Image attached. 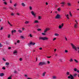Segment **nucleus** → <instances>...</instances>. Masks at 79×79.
Instances as JSON below:
<instances>
[{
    "label": "nucleus",
    "instance_id": "obj_1",
    "mask_svg": "<svg viewBox=\"0 0 79 79\" xmlns=\"http://www.w3.org/2000/svg\"><path fill=\"white\" fill-rule=\"evenodd\" d=\"M71 45L72 47V48L73 49H74L75 50V51H77V50H79V47H76V46H75L73 44L71 43Z\"/></svg>",
    "mask_w": 79,
    "mask_h": 79
},
{
    "label": "nucleus",
    "instance_id": "obj_2",
    "mask_svg": "<svg viewBox=\"0 0 79 79\" xmlns=\"http://www.w3.org/2000/svg\"><path fill=\"white\" fill-rule=\"evenodd\" d=\"M39 40H48V38L46 37H42L40 36L39 37Z\"/></svg>",
    "mask_w": 79,
    "mask_h": 79
},
{
    "label": "nucleus",
    "instance_id": "obj_3",
    "mask_svg": "<svg viewBox=\"0 0 79 79\" xmlns=\"http://www.w3.org/2000/svg\"><path fill=\"white\" fill-rule=\"evenodd\" d=\"M45 64H47L46 62H40L38 65L40 66H43V65H45Z\"/></svg>",
    "mask_w": 79,
    "mask_h": 79
},
{
    "label": "nucleus",
    "instance_id": "obj_4",
    "mask_svg": "<svg viewBox=\"0 0 79 79\" xmlns=\"http://www.w3.org/2000/svg\"><path fill=\"white\" fill-rule=\"evenodd\" d=\"M61 16L59 14H57L56 16L55 17L56 19H59L60 18Z\"/></svg>",
    "mask_w": 79,
    "mask_h": 79
},
{
    "label": "nucleus",
    "instance_id": "obj_5",
    "mask_svg": "<svg viewBox=\"0 0 79 79\" xmlns=\"http://www.w3.org/2000/svg\"><path fill=\"white\" fill-rule=\"evenodd\" d=\"M35 43H32V42H31L30 43V44H28V45L29 46V47H30V46L31 45H35Z\"/></svg>",
    "mask_w": 79,
    "mask_h": 79
},
{
    "label": "nucleus",
    "instance_id": "obj_6",
    "mask_svg": "<svg viewBox=\"0 0 79 79\" xmlns=\"http://www.w3.org/2000/svg\"><path fill=\"white\" fill-rule=\"evenodd\" d=\"M31 13L32 15H33V16H34L35 17V14L34 13L33 11H31Z\"/></svg>",
    "mask_w": 79,
    "mask_h": 79
},
{
    "label": "nucleus",
    "instance_id": "obj_7",
    "mask_svg": "<svg viewBox=\"0 0 79 79\" xmlns=\"http://www.w3.org/2000/svg\"><path fill=\"white\" fill-rule=\"evenodd\" d=\"M48 30H50V29L46 28V30H44V33H46V32H47V31H48Z\"/></svg>",
    "mask_w": 79,
    "mask_h": 79
},
{
    "label": "nucleus",
    "instance_id": "obj_8",
    "mask_svg": "<svg viewBox=\"0 0 79 79\" xmlns=\"http://www.w3.org/2000/svg\"><path fill=\"white\" fill-rule=\"evenodd\" d=\"M4 76V73H0V76L2 77Z\"/></svg>",
    "mask_w": 79,
    "mask_h": 79
},
{
    "label": "nucleus",
    "instance_id": "obj_9",
    "mask_svg": "<svg viewBox=\"0 0 79 79\" xmlns=\"http://www.w3.org/2000/svg\"><path fill=\"white\" fill-rule=\"evenodd\" d=\"M45 74H46V72H44V73H43L42 74L43 76H45Z\"/></svg>",
    "mask_w": 79,
    "mask_h": 79
},
{
    "label": "nucleus",
    "instance_id": "obj_10",
    "mask_svg": "<svg viewBox=\"0 0 79 79\" xmlns=\"http://www.w3.org/2000/svg\"><path fill=\"white\" fill-rule=\"evenodd\" d=\"M21 5L23 6H26V5H25V4L24 3H22Z\"/></svg>",
    "mask_w": 79,
    "mask_h": 79
},
{
    "label": "nucleus",
    "instance_id": "obj_11",
    "mask_svg": "<svg viewBox=\"0 0 79 79\" xmlns=\"http://www.w3.org/2000/svg\"><path fill=\"white\" fill-rule=\"evenodd\" d=\"M66 74L67 76H69V75H70V73H69V72H67L66 73Z\"/></svg>",
    "mask_w": 79,
    "mask_h": 79
},
{
    "label": "nucleus",
    "instance_id": "obj_12",
    "mask_svg": "<svg viewBox=\"0 0 79 79\" xmlns=\"http://www.w3.org/2000/svg\"><path fill=\"white\" fill-rule=\"evenodd\" d=\"M16 32V30H14V31L13 30L11 31V33H13V32L15 33V32Z\"/></svg>",
    "mask_w": 79,
    "mask_h": 79
},
{
    "label": "nucleus",
    "instance_id": "obj_13",
    "mask_svg": "<svg viewBox=\"0 0 79 79\" xmlns=\"http://www.w3.org/2000/svg\"><path fill=\"white\" fill-rule=\"evenodd\" d=\"M77 24H75V25L74 26V28H77Z\"/></svg>",
    "mask_w": 79,
    "mask_h": 79
},
{
    "label": "nucleus",
    "instance_id": "obj_14",
    "mask_svg": "<svg viewBox=\"0 0 79 79\" xmlns=\"http://www.w3.org/2000/svg\"><path fill=\"white\" fill-rule=\"evenodd\" d=\"M7 22L9 24V25H10V26H13V25L11 24V23L9 22V21H8Z\"/></svg>",
    "mask_w": 79,
    "mask_h": 79
},
{
    "label": "nucleus",
    "instance_id": "obj_15",
    "mask_svg": "<svg viewBox=\"0 0 79 79\" xmlns=\"http://www.w3.org/2000/svg\"><path fill=\"white\" fill-rule=\"evenodd\" d=\"M67 5H68V6H71V3H68Z\"/></svg>",
    "mask_w": 79,
    "mask_h": 79
},
{
    "label": "nucleus",
    "instance_id": "obj_16",
    "mask_svg": "<svg viewBox=\"0 0 79 79\" xmlns=\"http://www.w3.org/2000/svg\"><path fill=\"white\" fill-rule=\"evenodd\" d=\"M69 61H70V62H73V59L71 58L69 60Z\"/></svg>",
    "mask_w": 79,
    "mask_h": 79
},
{
    "label": "nucleus",
    "instance_id": "obj_17",
    "mask_svg": "<svg viewBox=\"0 0 79 79\" xmlns=\"http://www.w3.org/2000/svg\"><path fill=\"white\" fill-rule=\"evenodd\" d=\"M53 79H56V76H54L52 77Z\"/></svg>",
    "mask_w": 79,
    "mask_h": 79
},
{
    "label": "nucleus",
    "instance_id": "obj_18",
    "mask_svg": "<svg viewBox=\"0 0 79 79\" xmlns=\"http://www.w3.org/2000/svg\"><path fill=\"white\" fill-rule=\"evenodd\" d=\"M39 23V21L38 20H35L34 22V23Z\"/></svg>",
    "mask_w": 79,
    "mask_h": 79
},
{
    "label": "nucleus",
    "instance_id": "obj_19",
    "mask_svg": "<svg viewBox=\"0 0 79 79\" xmlns=\"http://www.w3.org/2000/svg\"><path fill=\"white\" fill-rule=\"evenodd\" d=\"M18 32H19V33H22V31L20 30H19Z\"/></svg>",
    "mask_w": 79,
    "mask_h": 79
},
{
    "label": "nucleus",
    "instance_id": "obj_20",
    "mask_svg": "<svg viewBox=\"0 0 79 79\" xmlns=\"http://www.w3.org/2000/svg\"><path fill=\"white\" fill-rule=\"evenodd\" d=\"M74 61H75V62H76V63H78L79 62L78 61H77V60L76 59H74Z\"/></svg>",
    "mask_w": 79,
    "mask_h": 79
},
{
    "label": "nucleus",
    "instance_id": "obj_21",
    "mask_svg": "<svg viewBox=\"0 0 79 79\" xmlns=\"http://www.w3.org/2000/svg\"><path fill=\"white\" fill-rule=\"evenodd\" d=\"M14 73L15 74H17V73H18V72L16 70H15L14 71Z\"/></svg>",
    "mask_w": 79,
    "mask_h": 79
},
{
    "label": "nucleus",
    "instance_id": "obj_22",
    "mask_svg": "<svg viewBox=\"0 0 79 79\" xmlns=\"http://www.w3.org/2000/svg\"><path fill=\"white\" fill-rule=\"evenodd\" d=\"M29 23V21H26L25 22V24H28Z\"/></svg>",
    "mask_w": 79,
    "mask_h": 79
},
{
    "label": "nucleus",
    "instance_id": "obj_23",
    "mask_svg": "<svg viewBox=\"0 0 79 79\" xmlns=\"http://www.w3.org/2000/svg\"><path fill=\"white\" fill-rule=\"evenodd\" d=\"M29 8L30 10H32V7L31 6H29Z\"/></svg>",
    "mask_w": 79,
    "mask_h": 79
},
{
    "label": "nucleus",
    "instance_id": "obj_24",
    "mask_svg": "<svg viewBox=\"0 0 79 79\" xmlns=\"http://www.w3.org/2000/svg\"><path fill=\"white\" fill-rule=\"evenodd\" d=\"M55 35H56V36H58V35H59V34L57 33H55Z\"/></svg>",
    "mask_w": 79,
    "mask_h": 79
},
{
    "label": "nucleus",
    "instance_id": "obj_25",
    "mask_svg": "<svg viewBox=\"0 0 79 79\" xmlns=\"http://www.w3.org/2000/svg\"><path fill=\"white\" fill-rule=\"evenodd\" d=\"M69 15H70V16L72 17V14H71V12L70 11L69 13Z\"/></svg>",
    "mask_w": 79,
    "mask_h": 79
},
{
    "label": "nucleus",
    "instance_id": "obj_26",
    "mask_svg": "<svg viewBox=\"0 0 79 79\" xmlns=\"http://www.w3.org/2000/svg\"><path fill=\"white\" fill-rule=\"evenodd\" d=\"M59 60H60V62H63V59H59Z\"/></svg>",
    "mask_w": 79,
    "mask_h": 79
},
{
    "label": "nucleus",
    "instance_id": "obj_27",
    "mask_svg": "<svg viewBox=\"0 0 79 79\" xmlns=\"http://www.w3.org/2000/svg\"><path fill=\"white\" fill-rule=\"evenodd\" d=\"M62 27L61 25H60L59 26V29H61V28Z\"/></svg>",
    "mask_w": 79,
    "mask_h": 79
},
{
    "label": "nucleus",
    "instance_id": "obj_28",
    "mask_svg": "<svg viewBox=\"0 0 79 79\" xmlns=\"http://www.w3.org/2000/svg\"><path fill=\"white\" fill-rule=\"evenodd\" d=\"M3 8L5 10H7V9H8V8H7V7H4Z\"/></svg>",
    "mask_w": 79,
    "mask_h": 79
},
{
    "label": "nucleus",
    "instance_id": "obj_29",
    "mask_svg": "<svg viewBox=\"0 0 79 79\" xmlns=\"http://www.w3.org/2000/svg\"><path fill=\"white\" fill-rule=\"evenodd\" d=\"M41 29H38L37 30L38 31H41Z\"/></svg>",
    "mask_w": 79,
    "mask_h": 79
},
{
    "label": "nucleus",
    "instance_id": "obj_30",
    "mask_svg": "<svg viewBox=\"0 0 79 79\" xmlns=\"http://www.w3.org/2000/svg\"><path fill=\"white\" fill-rule=\"evenodd\" d=\"M9 63L8 62H6V65H9Z\"/></svg>",
    "mask_w": 79,
    "mask_h": 79
},
{
    "label": "nucleus",
    "instance_id": "obj_31",
    "mask_svg": "<svg viewBox=\"0 0 79 79\" xmlns=\"http://www.w3.org/2000/svg\"><path fill=\"white\" fill-rule=\"evenodd\" d=\"M74 71L76 72L77 71V69L74 68Z\"/></svg>",
    "mask_w": 79,
    "mask_h": 79
},
{
    "label": "nucleus",
    "instance_id": "obj_32",
    "mask_svg": "<svg viewBox=\"0 0 79 79\" xmlns=\"http://www.w3.org/2000/svg\"><path fill=\"white\" fill-rule=\"evenodd\" d=\"M41 19V16H39L38 17V19Z\"/></svg>",
    "mask_w": 79,
    "mask_h": 79
},
{
    "label": "nucleus",
    "instance_id": "obj_33",
    "mask_svg": "<svg viewBox=\"0 0 79 79\" xmlns=\"http://www.w3.org/2000/svg\"><path fill=\"white\" fill-rule=\"evenodd\" d=\"M16 6H17V4L15 3L14 5V6H15V7H16Z\"/></svg>",
    "mask_w": 79,
    "mask_h": 79
},
{
    "label": "nucleus",
    "instance_id": "obj_34",
    "mask_svg": "<svg viewBox=\"0 0 79 79\" xmlns=\"http://www.w3.org/2000/svg\"><path fill=\"white\" fill-rule=\"evenodd\" d=\"M65 53H68V50H65Z\"/></svg>",
    "mask_w": 79,
    "mask_h": 79
},
{
    "label": "nucleus",
    "instance_id": "obj_35",
    "mask_svg": "<svg viewBox=\"0 0 79 79\" xmlns=\"http://www.w3.org/2000/svg\"><path fill=\"white\" fill-rule=\"evenodd\" d=\"M17 53V51H15L14 52V54H15V53Z\"/></svg>",
    "mask_w": 79,
    "mask_h": 79
},
{
    "label": "nucleus",
    "instance_id": "obj_36",
    "mask_svg": "<svg viewBox=\"0 0 79 79\" xmlns=\"http://www.w3.org/2000/svg\"><path fill=\"white\" fill-rule=\"evenodd\" d=\"M62 5H64V2H62L60 3Z\"/></svg>",
    "mask_w": 79,
    "mask_h": 79
},
{
    "label": "nucleus",
    "instance_id": "obj_37",
    "mask_svg": "<svg viewBox=\"0 0 79 79\" xmlns=\"http://www.w3.org/2000/svg\"><path fill=\"white\" fill-rule=\"evenodd\" d=\"M3 47V45L2 44L0 43V47Z\"/></svg>",
    "mask_w": 79,
    "mask_h": 79
},
{
    "label": "nucleus",
    "instance_id": "obj_38",
    "mask_svg": "<svg viewBox=\"0 0 79 79\" xmlns=\"http://www.w3.org/2000/svg\"><path fill=\"white\" fill-rule=\"evenodd\" d=\"M65 16H66L67 17H68V16H69V14H67V15H65Z\"/></svg>",
    "mask_w": 79,
    "mask_h": 79
},
{
    "label": "nucleus",
    "instance_id": "obj_39",
    "mask_svg": "<svg viewBox=\"0 0 79 79\" xmlns=\"http://www.w3.org/2000/svg\"><path fill=\"white\" fill-rule=\"evenodd\" d=\"M29 36L30 37H32V35L31 34H30Z\"/></svg>",
    "mask_w": 79,
    "mask_h": 79
},
{
    "label": "nucleus",
    "instance_id": "obj_40",
    "mask_svg": "<svg viewBox=\"0 0 79 79\" xmlns=\"http://www.w3.org/2000/svg\"><path fill=\"white\" fill-rule=\"evenodd\" d=\"M7 79H11V77L10 76Z\"/></svg>",
    "mask_w": 79,
    "mask_h": 79
},
{
    "label": "nucleus",
    "instance_id": "obj_41",
    "mask_svg": "<svg viewBox=\"0 0 79 79\" xmlns=\"http://www.w3.org/2000/svg\"><path fill=\"white\" fill-rule=\"evenodd\" d=\"M47 63L48 64H50V62L48 60L47 61Z\"/></svg>",
    "mask_w": 79,
    "mask_h": 79
},
{
    "label": "nucleus",
    "instance_id": "obj_42",
    "mask_svg": "<svg viewBox=\"0 0 79 79\" xmlns=\"http://www.w3.org/2000/svg\"><path fill=\"white\" fill-rule=\"evenodd\" d=\"M42 35H46V34H45L44 33H42Z\"/></svg>",
    "mask_w": 79,
    "mask_h": 79
},
{
    "label": "nucleus",
    "instance_id": "obj_43",
    "mask_svg": "<svg viewBox=\"0 0 79 79\" xmlns=\"http://www.w3.org/2000/svg\"><path fill=\"white\" fill-rule=\"evenodd\" d=\"M75 22H76V24H78V23H77V21H76V20H75Z\"/></svg>",
    "mask_w": 79,
    "mask_h": 79
},
{
    "label": "nucleus",
    "instance_id": "obj_44",
    "mask_svg": "<svg viewBox=\"0 0 79 79\" xmlns=\"http://www.w3.org/2000/svg\"><path fill=\"white\" fill-rule=\"evenodd\" d=\"M57 10L58 11H60V8H58Z\"/></svg>",
    "mask_w": 79,
    "mask_h": 79
},
{
    "label": "nucleus",
    "instance_id": "obj_45",
    "mask_svg": "<svg viewBox=\"0 0 79 79\" xmlns=\"http://www.w3.org/2000/svg\"><path fill=\"white\" fill-rule=\"evenodd\" d=\"M56 38H54V39H53V41H54V40H56Z\"/></svg>",
    "mask_w": 79,
    "mask_h": 79
},
{
    "label": "nucleus",
    "instance_id": "obj_46",
    "mask_svg": "<svg viewBox=\"0 0 79 79\" xmlns=\"http://www.w3.org/2000/svg\"><path fill=\"white\" fill-rule=\"evenodd\" d=\"M2 69H4L5 70V68L4 67H2Z\"/></svg>",
    "mask_w": 79,
    "mask_h": 79
},
{
    "label": "nucleus",
    "instance_id": "obj_47",
    "mask_svg": "<svg viewBox=\"0 0 79 79\" xmlns=\"http://www.w3.org/2000/svg\"><path fill=\"white\" fill-rule=\"evenodd\" d=\"M39 50H42V48H40Z\"/></svg>",
    "mask_w": 79,
    "mask_h": 79
},
{
    "label": "nucleus",
    "instance_id": "obj_48",
    "mask_svg": "<svg viewBox=\"0 0 79 79\" xmlns=\"http://www.w3.org/2000/svg\"><path fill=\"white\" fill-rule=\"evenodd\" d=\"M22 60H23V59H22V58H20L19 60H20V61H22Z\"/></svg>",
    "mask_w": 79,
    "mask_h": 79
},
{
    "label": "nucleus",
    "instance_id": "obj_49",
    "mask_svg": "<svg viewBox=\"0 0 79 79\" xmlns=\"http://www.w3.org/2000/svg\"><path fill=\"white\" fill-rule=\"evenodd\" d=\"M47 58H51L52 57V56H47Z\"/></svg>",
    "mask_w": 79,
    "mask_h": 79
},
{
    "label": "nucleus",
    "instance_id": "obj_50",
    "mask_svg": "<svg viewBox=\"0 0 79 79\" xmlns=\"http://www.w3.org/2000/svg\"><path fill=\"white\" fill-rule=\"evenodd\" d=\"M4 3L5 5H7V3H6V2H4Z\"/></svg>",
    "mask_w": 79,
    "mask_h": 79
},
{
    "label": "nucleus",
    "instance_id": "obj_51",
    "mask_svg": "<svg viewBox=\"0 0 79 79\" xmlns=\"http://www.w3.org/2000/svg\"><path fill=\"white\" fill-rule=\"evenodd\" d=\"M65 40H66V41H68V40H67V38H66V37H65Z\"/></svg>",
    "mask_w": 79,
    "mask_h": 79
},
{
    "label": "nucleus",
    "instance_id": "obj_52",
    "mask_svg": "<svg viewBox=\"0 0 79 79\" xmlns=\"http://www.w3.org/2000/svg\"><path fill=\"white\" fill-rule=\"evenodd\" d=\"M19 40H17V43H19Z\"/></svg>",
    "mask_w": 79,
    "mask_h": 79
},
{
    "label": "nucleus",
    "instance_id": "obj_53",
    "mask_svg": "<svg viewBox=\"0 0 79 79\" xmlns=\"http://www.w3.org/2000/svg\"><path fill=\"white\" fill-rule=\"evenodd\" d=\"M21 38H22V39H23L24 38V36H21Z\"/></svg>",
    "mask_w": 79,
    "mask_h": 79
},
{
    "label": "nucleus",
    "instance_id": "obj_54",
    "mask_svg": "<svg viewBox=\"0 0 79 79\" xmlns=\"http://www.w3.org/2000/svg\"><path fill=\"white\" fill-rule=\"evenodd\" d=\"M55 56H58V54H55Z\"/></svg>",
    "mask_w": 79,
    "mask_h": 79
},
{
    "label": "nucleus",
    "instance_id": "obj_55",
    "mask_svg": "<svg viewBox=\"0 0 79 79\" xmlns=\"http://www.w3.org/2000/svg\"><path fill=\"white\" fill-rule=\"evenodd\" d=\"M11 15L12 16H14V14H13V13H11Z\"/></svg>",
    "mask_w": 79,
    "mask_h": 79
},
{
    "label": "nucleus",
    "instance_id": "obj_56",
    "mask_svg": "<svg viewBox=\"0 0 79 79\" xmlns=\"http://www.w3.org/2000/svg\"><path fill=\"white\" fill-rule=\"evenodd\" d=\"M10 35H9L8 36V38H10Z\"/></svg>",
    "mask_w": 79,
    "mask_h": 79
},
{
    "label": "nucleus",
    "instance_id": "obj_57",
    "mask_svg": "<svg viewBox=\"0 0 79 79\" xmlns=\"http://www.w3.org/2000/svg\"><path fill=\"white\" fill-rule=\"evenodd\" d=\"M64 25V24H63V23H62L61 24V27H63V26Z\"/></svg>",
    "mask_w": 79,
    "mask_h": 79
},
{
    "label": "nucleus",
    "instance_id": "obj_58",
    "mask_svg": "<svg viewBox=\"0 0 79 79\" xmlns=\"http://www.w3.org/2000/svg\"><path fill=\"white\" fill-rule=\"evenodd\" d=\"M11 47H9V48H8L9 50H10V49H11Z\"/></svg>",
    "mask_w": 79,
    "mask_h": 79
},
{
    "label": "nucleus",
    "instance_id": "obj_59",
    "mask_svg": "<svg viewBox=\"0 0 79 79\" xmlns=\"http://www.w3.org/2000/svg\"><path fill=\"white\" fill-rule=\"evenodd\" d=\"M22 31H23V30H24V28L23 27L22 28Z\"/></svg>",
    "mask_w": 79,
    "mask_h": 79
},
{
    "label": "nucleus",
    "instance_id": "obj_60",
    "mask_svg": "<svg viewBox=\"0 0 79 79\" xmlns=\"http://www.w3.org/2000/svg\"><path fill=\"white\" fill-rule=\"evenodd\" d=\"M10 3H12V1H11V0L10 1Z\"/></svg>",
    "mask_w": 79,
    "mask_h": 79
},
{
    "label": "nucleus",
    "instance_id": "obj_61",
    "mask_svg": "<svg viewBox=\"0 0 79 79\" xmlns=\"http://www.w3.org/2000/svg\"><path fill=\"white\" fill-rule=\"evenodd\" d=\"M54 51L55 52H56V49H55L54 50Z\"/></svg>",
    "mask_w": 79,
    "mask_h": 79
},
{
    "label": "nucleus",
    "instance_id": "obj_62",
    "mask_svg": "<svg viewBox=\"0 0 79 79\" xmlns=\"http://www.w3.org/2000/svg\"><path fill=\"white\" fill-rule=\"evenodd\" d=\"M3 29V27H2L1 28L0 30H2Z\"/></svg>",
    "mask_w": 79,
    "mask_h": 79
},
{
    "label": "nucleus",
    "instance_id": "obj_63",
    "mask_svg": "<svg viewBox=\"0 0 79 79\" xmlns=\"http://www.w3.org/2000/svg\"><path fill=\"white\" fill-rule=\"evenodd\" d=\"M2 60H4V61H6V60L4 58H3Z\"/></svg>",
    "mask_w": 79,
    "mask_h": 79
},
{
    "label": "nucleus",
    "instance_id": "obj_64",
    "mask_svg": "<svg viewBox=\"0 0 79 79\" xmlns=\"http://www.w3.org/2000/svg\"><path fill=\"white\" fill-rule=\"evenodd\" d=\"M77 73H79V70H77Z\"/></svg>",
    "mask_w": 79,
    "mask_h": 79
}]
</instances>
